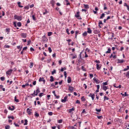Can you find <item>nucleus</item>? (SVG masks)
Listing matches in <instances>:
<instances>
[{"instance_id": "nucleus-22", "label": "nucleus", "mask_w": 129, "mask_h": 129, "mask_svg": "<svg viewBox=\"0 0 129 129\" xmlns=\"http://www.w3.org/2000/svg\"><path fill=\"white\" fill-rule=\"evenodd\" d=\"M17 4H18V7L19 8H23L24 7V6H21V2H18Z\"/></svg>"}, {"instance_id": "nucleus-5", "label": "nucleus", "mask_w": 129, "mask_h": 129, "mask_svg": "<svg viewBox=\"0 0 129 129\" xmlns=\"http://www.w3.org/2000/svg\"><path fill=\"white\" fill-rule=\"evenodd\" d=\"M67 98H68V96H65L64 99H61V102H66L67 101Z\"/></svg>"}, {"instance_id": "nucleus-42", "label": "nucleus", "mask_w": 129, "mask_h": 129, "mask_svg": "<svg viewBox=\"0 0 129 129\" xmlns=\"http://www.w3.org/2000/svg\"><path fill=\"white\" fill-rule=\"evenodd\" d=\"M111 51V49H110V48L108 49V51H107L106 52V53L107 54V53H110V51Z\"/></svg>"}, {"instance_id": "nucleus-4", "label": "nucleus", "mask_w": 129, "mask_h": 129, "mask_svg": "<svg viewBox=\"0 0 129 129\" xmlns=\"http://www.w3.org/2000/svg\"><path fill=\"white\" fill-rule=\"evenodd\" d=\"M27 111L29 115H31V114H32V109H30V108H28L27 109Z\"/></svg>"}, {"instance_id": "nucleus-64", "label": "nucleus", "mask_w": 129, "mask_h": 129, "mask_svg": "<svg viewBox=\"0 0 129 129\" xmlns=\"http://www.w3.org/2000/svg\"><path fill=\"white\" fill-rule=\"evenodd\" d=\"M92 77H93V74H90V78L91 79L92 78Z\"/></svg>"}, {"instance_id": "nucleus-32", "label": "nucleus", "mask_w": 129, "mask_h": 129, "mask_svg": "<svg viewBox=\"0 0 129 129\" xmlns=\"http://www.w3.org/2000/svg\"><path fill=\"white\" fill-rule=\"evenodd\" d=\"M27 124H28V120L27 119H25V123L24 124V125H27Z\"/></svg>"}, {"instance_id": "nucleus-33", "label": "nucleus", "mask_w": 129, "mask_h": 129, "mask_svg": "<svg viewBox=\"0 0 129 129\" xmlns=\"http://www.w3.org/2000/svg\"><path fill=\"white\" fill-rule=\"evenodd\" d=\"M52 75H54V74H56V70H54L51 73Z\"/></svg>"}, {"instance_id": "nucleus-21", "label": "nucleus", "mask_w": 129, "mask_h": 129, "mask_svg": "<svg viewBox=\"0 0 129 129\" xmlns=\"http://www.w3.org/2000/svg\"><path fill=\"white\" fill-rule=\"evenodd\" d=\"M94 81H95V82H96V83L98 84L99 83V80H97L96 78H94L93 79Z\"/></svg>"}, {"instance_id": "nucleus-8", "label": "nucleus", "mask_w": 129, "mask_h": 129, "mask_svg": "<svg viewBox=\"0 0 129 129\" xmlns=\"http://www.w3.org/2000/svg\"><path fill=\"white\" fill-rule=\"evenodd\" d=\"M6 32H7L8 35H10L11 32V28H6Z\"/></svg>"}, {"instance_id": "nucleus-40", "label": "nucleus", "mask_w": 129, "mask_h": 129, "mask_svg": "<svg viewBox=\"0 0 129 129\" xmlns=\"http://www.w3.org/2000/svg\"><path fill=\"white\" fill-rule=\"evenodd\" d=\"M65 1L66 2V5H67V6H69V5H70V3L68 1V0H65Z\"/></svg>"}, {"instance_id": "nucleus-12", "label": "nucleus", "mask_w": 129, "mask_h": 129, "mask_svg": "<svg viewBox=\"0 0 129 129\" xmlns=\"http://www.w3.org/2000/svg\"><path fill=\"white\" fill-rule=\"evenodd\" d=\"M123 62H124V60H123V59H118L117 63H123Z\"/></svg>"}, {"instance_id": "nucleus-6", "label": "nucleus", "mask_w": 129, "mask_h": 129, "mask_svg": "<svg viewBox=\"0 0 129 129\" xmlns=\"http://www.w3.org/2000/svg\"><path fill=\"white\" fill-rule=\"evenodd\" d=\"M69 91H71V92H72V91H73V90H74V88H73V87L70 86L69 87Z\"/></svg>"}, {"instance_id": "nucleus-56", "label": "nucleus", "mask_w": 129, "mask_h": 129, "mask_svg": "<svg viewBox=\"0 0 129 129\" xmlns=\"http://www.w3.org/2000/svg\"><path fill=\"white\" fill-rule=\"evenodd\" d=\"M48 115H53V112H49L48 113Z\"/></svg>"}, {"instance_id": "nucleus-41", "label": "nucleus", "mask_w": 129, "mask_h": 129, "mask_svg": "<svg viewBox=\"0 0 129 129\" xmlns=\"http://www.w3.org/2000/svg\"><path fill=\"white\" fill-rule=\"evenodd\" d=\"M47 35L48 37H50V36L52 35V32H49L48 33Z\"/></svg>"}, {"instance_id": "nucleus-34", "label": "nucleus", "mask_w": 129, "mask_h": 129, "mask_svg": "<svg viewBox=\"0 0 129 129\" xmlns=\"http://www.w3.org/2000/svg\"><path fill=\"white\" fill-rule=\"evenodd\" d=\"M11 128V126L7 125L5 126L6 129H10Z\"/></svg>"}, {"instance_id": "nucleus-36", "label": "nucleus", "mask_w": 129, "mask_h": 129, "mask_svg": "<svg viewBox=\"0 0 129 129\" xmlns=\"http://www.w3.org/2000/svg\"><path fill=\"white\" fill-rule=\"evenodd\" d=\"M49 13V11H47V9L45 10V12H43V15H46V14Z\"/></svg>"}, {"instance_id": "nucleus-44", "label": "nucleus", "mask_w": 129, "mask_h": 129, "mask_svg": "<svg viewBox=\"0 0 129 129\" xmlns=\"http://www.w3.org/2000/svg\"><path fill=\"white\" fill-rule=\"evenodd\" d=\"M43 79H44V78H40L39 80V82H42V81H43Z\"/></svg>"}, {"instance_id": "nucleus-30", "label": "nucleus", "mask_w": 129, "mask_h": 129, "mask_svg": "<svg viewBox=\"0 0 129 129\" xmlns=\"http://www.w3.org/2000/svg\"><path fill=\"white\" fill-rule=\"evenodd\" d=\"M17 26H18V27H21L22 26V23L21 22L17 23Z\"/></svg>"}, {"instance_id": "nucleus-29", "label": "nucleus", "mask_w": 129, "mask_h": 129, "mask_svg": "<svg viewBox=\"0 0 129 129\" xmlns=\"http://www.w3.org/2000/svg\"><path fill=\"white\" fill-rule=\"evenodd\" d=\"M91 97L92 98V100H94V97H95V95H94V94H93Z\"/></svg>"}, {"instance_id": "nucleus-26", "label": "nucleus", "mask_w": 129, "mask_h": 129, "mask_svg": "<svg viewBox=\"0 0 129 129\" xmlns=\"http://www.w3.org/2000/svg\"><path fill=\"white\" fill-rule=\"evenodd\" d=\"M103 89L105 91H106V90L107 89V87H106V86H103Z\"/></svg>"}, {"instance_id": "nucleus-15", "label": "nucleus", "mask_w": 129, "mask_h": 129, "mask_svg": "<svg viewBox=\"0 0 129 129\" xmlns=\"http://www.w3.org/2000/svg\"><path fill=\"white\" fill-rule=\"evenodd\" d=\"M50 79L49 80V81H50V82H53V81H54V77H53V76H50Z\"/></svg>"}, {"instance_id": "nucleus-27", "label": "nucleus", "mask_w": 129, "mask_h": 129, "mask_svg": "<svg viewBox=\"0 0 129 129\" xmlns=\"http://www.w3.org/2000/svg\"><path fill=\"white\" fill-rule=\"evenodd\" d=\"M34 115H35V116H36V117H39V113H37V112H35Z\"/></svg>"}, {"instance_id": "nucleus-23", "label": "nucleus", "mask_w": 129, "mask_h": 129, "mask_svg": "<svg viewBox=\"0 0 129 129\" xmlns=\"http://www.w3.org/2000/svg\"><path fill=\"white\" fill-rule=\"evenodd\" d=\"M121 94L122 96H128V94H126V92H125L124 94H122V93H121Z\"/></svg>"}, {"instance_id": "nucleus-37", "label": "nucleus", "mask_w": 129, "mask_h": 129, "mask_svg": "<svg viewBox=\"0 0 129 129\" xmlns=\"http://www.w3.org/2000/svg\"><path fill=\"white\" fill-rule=\"evenodd\" d=\"M83 36H84V37H86V36H87V32H85L84 33H83Z\"/></svg>"}, {"instance_id": "nucleus-46", "label": "nucleus", "mask_w": 129, "mask_h": 129, "mask_svg": "<svg viewBox=\"0 0 129 129\" xmlns=\"http://www.w3.org/2000/svg\"><path fill=\"white\" fill-rule=\"evenodd\" d=\"M64 76L65 77V78H67V73L66 72H64Z\"/></svg>"}, {"instance_id": "nucleus-58", "label": "nucleus", "mask_w": 129, "mask_h": 129, "mask_svg": "<svg viewBox=\"0 0 129 129\" xmlns=\"http://www.w3.org/2000/svg\"><path fill=\"white\" fill-rule=\"evenodd\" d=\"M27 42H28L27 45H30V44H31V40H28Z\"/></svg>"}, {"instance_id": "nucleus-14", "label": "nucleus", "mask_w": 129, "mask_h": 129, "mask_svg": "<svg viewBox=\"0 0 129 129\" xmlns=\"http://www.w3.org/2000/svg\"><path fill=\"white\" fill-rule=\"evenodd\" d=\"M87 33H88V34H91L92 33V31L89 28H88Z\"/></svg>"}, {"instance_id": "nucleus-62", "label": "nucleus", "mask_w": 129, "mask_h": 129, "mask_svg": "<svg viewBox=\"0 0 129 129\" xmlns=\"http://www.w3.org/2000/svg\"><path fill=\"white\" fill-rule=\"evenodd\" d=\"M107 82L103 83V85H107Z\"/></svg>"}, {"instance_id": "nucleus-39", "label": "nucleus", "mask_w": 129, "mask_h": 129, "mask_svg": "<svg viewBox=\"0 0 129 129\" xmlns=\"http://www.w3.org/2000/svg\"><path fill=\"white\" fill-rule=\"evenodd\" d=\"M15 101H16V102H19V99H17V96L15 97Z\"/></svg>"}, {"instance_id": "nucleus-28", "label": "nucleus", "mask_w": 129, "mask_h": 129, "mask_svg": "<svg viewBox=\"0 0 129 129\" xmlns=\"http://www.w3.org/2000/svg\"><path fill=\"white\" fill-rule=\"evenodd\" d=\"M96 111H97V112H100V111H101V108L100 109H95Z\"/></svg>"}, {"instance_id": "nucleus-7", "label": "nucleus", "mask_w": 129, "mask_h": 129, "mask_svg": "<svg viewBox=\"0 0 129 129\" xmlns=\"http://www.w3.org/2000/svg\"><path fill=\"white\" fill-rule=\"evenodd\" d=\"M4 86L3 85H0V91H6V89L5 88H3Z\"/></svg>"}, {"instance_id": "nucleus-16", "label": "nucleus", "mask_w": 129, "mask_h": 129, "mask_svg": "<svg viewBox=\"0 0 129 129\" xmlns=\"http://www.w3.org/2000/svg\"><path fill=\"white\" fill-rule=\"evenodd\" d=\"M105 17V14L104 13L102 14L101 16L100 17V19H103Z\"/></svg>"}, {"instance_id": "nucleus-19", "label": "nucleus", "mask_w": 129, "mask_h": 129, "mask_svg": "<svg viewBox=\"0 0 129 129\" xmlns=\"http://www.w3.org/2000/svg\"><path fill=\"white\" fill-rule=\"evenodd\" d=\"M98 25H99V27L100 28H101V26L100 25H103V24L102 23V21H100L98 23Z\"/></svg>"}, {"instance_id": "nucleus-45", "label": "nucleus", "mask_w": 129, "mask_h": 129, "mask_svg": "<svg viewBox=\"0 0 129 129\" xmlns=\"http://www.w3.org/2000/svg\"><path fill=\"white\" fill-rule=\"evenodd\" d=\"M5 78L4 77H2L1 78V80L2 81H5Z\"/></svg>"}, {"instance_id": "nucleus-51", "label": "nucleus", "mask_w": 129, "mask_h": 129, "mask_svg": "<svg viewBox=\"0 0 129 129\" xmlns=\"http://www.w3.org/2000/svg\"><path fill=\"white\" fill-rule=\"evenodd\" d=\"M82 70H83V71H86V69L85 68H84V67L82 66Z\"/></svg>"}, {"instance_id": "nucleus-18", "label": "nucleus", "mask_w": 129, "mask_h": 129, "mask_svg": "<svg viewBox=\"0 0 129 129\" xmlns=\"http://www.w3.org/2000/svg\"><path fill=\"white\" fill-rule=\"evenodd\" d=\"M85 9H89V5L84 4Z\"/></svg>"}, {"instance_id": "nucleus-31", "label": "nucleus", "mask_w": 129, "mask_h": 129, "mask_svg": "<svg viewBox=\"0 0 129 129\" xmlns=\"http://www.w3.org/2000/svg\"><path fill=\"white\" fill-rule=\"evenodd\" d=\"M36 93H37V94H38V93H40V89H39V88H38L37 89H36Z\"/></svg>"}, {"instance_id": "nucleus-2", "label": "nucleus", "mask_w": 129, "mask_h": 129, "mask_svg": "<svg viewBox=\"0 0 129 129\" xmlns=\"http://www.w3.org/2000/svg\"><path fill=\"white\" fill-rule=\"evenodd\" d=\"M79 14H80V12H77L76 15H75V17L76 18H77L78 19V20H82V18H81V17H80V15H79Z\"/></svg>"}, {"instance_id": "nucleus-35", "label": "nucleus", "mask_w": 129, "mask_h": 129, "mask_svg": "<svg viewBox=\"0 0 129 129\" xmlns=\"http://www.w3.org/2000/svg\"><path fill=\"white\" fill-rule=\"evenodd\" d=\"M64 70H66V68H61V70H60V71L61 72H63V71H64Z\"/></svg>"}, {"instance_id": "nucleus-17", "label": "nucleus", "mask_w": 129, "mask_h": 129, "mask_svg": "<svg viewBox=\"0 0 129 129\" xmlns=\"http://www.w3.org/2000/svg\"><path fill=\"white\" fill-rule=\"evenodd\" d=\"M21 36L23 37V38H26L27 37V34L26 33L21 34Z\"/></svg>"}, {"instance_id": "nucleus-43", "label": "nucleus", "mask_w": 129, "mask_h": 129, "mask_svg": "<svg viewBox=\"0 0 129 129\" xmlns=\"http://www.w3.org/2000/svg\"><path fill=\"white\" fill-rule=\"evenodd\" d=\"M33 65H34V63L33 62H31L30 66H29L30 68H33Z\"/></svg>"}, {"instance_id": "nucleus-48", "label": "nucleus", "mask_w": 129, "mask_h": 129, "mask_svg": "<svg viewBox=\"0 0 129 129\" xmlns=\"http://www.w3.org/2000/svg\"><path fill=\"white\" fill-rule=\"evenodd\" d=\"M97 118L100 119L101 118H103V117H102V116H97Z\"/></svg>"}, {"instance_id": "nucleus-25", "label": "nucleus", "mask_w": 129, "mask_h": 129, "mask_svg": "<svg viewBox=\"0 0 129 129\" xmlns=\"http://www.w3.org/2000/svg\"><path fill=\"white\" fill-rule=\"evenodd\" d=\"M125 75L126 78H129V72H127Z\"/></svg>"}, {"instance_id": "nucleus-52", "label": "nucleus", "mask_w": 129, "mask_h": 129, "mask_svg": "<svg viewBox=\"0 0 129 129\" xmlns=\"http://www.w3.org/2000/svg\"><path fill=\"white\" fill-rule=\"evenodd\" d=\"M81 99H82V101H85V98L84 97V96H83L81 98Z\"/></svg>"}, {"instance_id": "nucleus-38", "label": "nucleus", "mask_w": 129, "mask_h": 129, "mask_svg": "<svg viewBox=\"0 0 129 129\" xmlns=\"http://www.w3.org/2000/svg\"><path fill=\"white\" fill-rule=\"evenodd\" d=\"M8 118H12V119H15V117L13 116H8Z\"/></svg>"}, {"instance_id": "nucleus-1", "label": "nucleus", "mask_w": 129, "mask_h": 129, "mask_svg": "<svg viewBox=\"0 0 129 129\" xmlns=\"http://www.w3.org/2000/svg\"><path fill=\"white\" fill-rule=\"evenodd\" d=\"M14 19L15 20H17L18 21H22V16H19L17 15H14Z\"/></svg>"}, {"instance_id": "nucleus-47", "label": "nucleus", "mask_w": 129, "mask_h": 129, "mask_svg": "<svg viewBox=\"0 0 129 129\" xmlns=\"http://www.w3.org/2000/svg\"><path fill=\"white\" fill-rule=\"evenodd\" d=\"M94 34H98V33H99V31L98 30H94Z\"/></svg>"}, {"instance_id": "nucleus-59", "label": "nucleus", "mask_w": 129, "mask_h": 129, "mask_svg": "<svg viewBox=\"0 0 129 129\" xmlns=\"http://www.w3.org/2000/svg\"><path fill=\"white\" fill-rule=\"evenodd\" d=\"M78 33H79L78 31H76V38H77V34H78Z\"/></svg>"}, {"instance_id": "nucleus-54", "label": "nucleus", "mask_w": 129, "mask_h": 129, "mask_svg": "<svg viewBox=\"0 0 129 129\" xmlns=\"http://www.w3.org/2000/svg\"><path fill=\"white\" fill-rule=\"evenodd\" d=\"M66 32L68 35H70V33H69V29H67Z\"/></svg>"}, {"instance_id": "nucleus-3", "label": "nucleus", "mask_w": 129, "mask_h": 129, "mask_svg": "<svg viewBox=\"0 0 129 129\" xmlns=\"http://www.w3.org/2000/svg\"><path fill=\"white\" fill-rule=\"evenodd\" d=\"M12 72L13 70L11 69L6 72V74H7V75L11 76V74H12Z\"/></svg>"}, {"instance_id": "nucleus-24", "label": "nucleus", "mask_w": 129, "mask_h": 129, "mask_svg": "<svg viewBox=\"0 0 129 129\" xmlns=\"http://www.w3.org/2000/svg\"><path fill=\"white\" fill-rule=\"evenodd\" d=\"M26 86H29V84L28 83H26L25 85H23L22 86L23 88H25V87H26Z\"/></svg>"}, {"instance_id": "nucleus-57", "label": "nucleus", "mask_w": 129, "mask_h": 129, "mask_svg": "<svg viewBox=\"0 0 129 129\" xmlns=\"http://www.w3.org/2000/svg\"><path fill=\"white\" fill-rule=\"evenodd\" d=\"M76 103H78V104H80V101L77 100L76 102Z\"/></svg>"}, {"instance_id": "nucleus-13", "label": "nucleus", "mask_w": 129, "mask_h": 129, "mask_svg": "<svg viewBox=\"0 0 129 129\" xmlns=\"http://www.w3.org/2000/svg\"><path fill=\"white\" fill-rule=\"evenodd\" d=\"M68 83H71V77H68Z\"/></svg>"}, {"instance_id": "nucleus-10", "label": "nucleus", "mask_w": 129, "mask_h": 129, "mask_svg": "<svg viewBox=\"0 0 129 129\" xmlns=\"http://www.w3.org/2000/svg\"><path fill=\"white\" fill-rule=\"evenodd\" d=\"M74 110H75V108L73 107L72 108L70 109L69 110V113H71V112H72V111H74Z\"/></svg>"}, {"instance_id": "nucleus-53", "label": "nucleus", "mask_w": 129, "mask_h": 129, "mask_svg": "<svg viewBox=\"0 0 129 129\" xmlns=\"http://www.w3.org/2000/svg\"><path fill=\"white\" fill-rule=\"evenodd\" d=\"M62 121H63L62 119H60L58 120V123H61Z\"/></svg>"}, {"instance_id": "nucleus-20", "label": "nucleus", "mask_w": 129, "mask_h": 129, "mask_svg": "<svg viewBox=\"0 0 129 129\" xmlns=\"http://www.w3.org/2000/svg\"><path fill=\"white\" fill-rule=\"evenodd\" d=\"M109 98L106 97V96H104V101H105V100H109Z\"/></svg>"}, {"instance_id": "nucleus-63", "label": "nucleus", "mask_w": 129, "mask_h": 129, "mask_svg": "<svg viewBox=\"0 0 129 129\" xmlns=\"http://www.w3.org/2000/svg\"><path fill=\"white\" fill-rule=\"evenodd\" d=\"M30 9H32V8H34V4H32L30 6Z\"/></svg>"}, {"instance_id": "nucleus-60", "label": "nucleus", "mask_w": 129, "mask_h": 129, "mask_svg": "<svg viewBox=\"0 0 129 129\" xmlns=\"http://www.w3.org/2000/svg\"><path fill=\"white\" fill-rule=\"evenodd\" d=\"M29 6H25V7H24V9H25V10H29Z\"/></svg>"}, {"instance_id": "nucleus-9", "label": "nucleus", "mask_w": 129, "mask_h": 129, "mask_svg": "<svg viewBox=\"0 0 129 129\" xmlns=\"http://www.w3.org/2000/svg\"><path fill=\"white\" fill-rule=\"evenodd\" d=\"M8 109H9V110H14L15 109V106H12L11 107L9 106L8 107Z\"/></svg>"}, {"instance_id": "nucleus-61", "label": "nucleus", "mask_w": 129, "mask_h": 129, "mask_svg": "<svg viewBox=\"0 0 129 129\" xmlns=\"http://www.w3.org/2000/svg\"><path fill=\"white\" fill-rule=\"evenodd\" d=\"M36 83H37V82H36V81H34V82H33V85H36Z\"/></svg>"}, {"instance_id": "nucleus-55", "label": "nucleus", "mask_w": 129, "mask_h": 129, "mask_svg": "<svg viewBox=\"0 0 129 129\" xmlns=\"http://www.w3.org/2000/svg\"><path fill=\"white\" fill-rule=\"evenodd\" d=\"M27 49H28V47L27 46H26L23 48L22 51H25V50H27Z\"/></svg>"}, {"instance_id": "nucleus-11", "label": "nucleus", "mask_w": 129, "mask_h": 129, "mask_svg": "<svg viewBox=\"0 0 129 129\" xmlns=\"http://www.w3.org/2000/svg\"><path fill=\"white\" fill-rule=\"evenodd\" d=\"M97 70H100V68H101V66L100 64H97Z\"/></svg>"}, {"instance_id": "nucleus-49", "label": "nucleus", "mask_w": 129, "mask_h": 129, "mask_svg": "<svg viewBox=\"0 0 129 129\" xmlns=\"http://www.w3.org/2000/svg\"><path fill=\"white\" fill-rule=\"evenodd\" d=\"M32 18H33V21H36V17H35L34 15H32Z\"/></svg>"}, {"instance_id": "nucleus-50", "label": "nucleus", "mask_w": 129, "mask_h": 129, "mask_svg": "<svg viewBox=\"0 0 129 129\" xmlns=\"http://www.w3.org/2000/svg\"><path fill=\"white\" fill-rule=\"evenodd\" d=\"M48 51H49V53L52 52V49L51 48V47L48 48Z\"/></svg>"}]
</instances>
